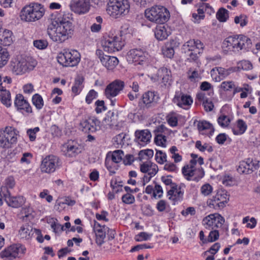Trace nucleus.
<instances>
[{"label": "nucleus", "instance_id": "nucleus-1", "mask_svg": "<svg viewBox=\"0 0 260 260\" xmlns=\"http://www.w3.org/2000/svg\"><path fill=\"white\" fill-rule=\"evenodd\" d=\"M72 15L68 13L58 17L57 20L51 19L47 28V33L54 42L61 43L71 38L74 29L70 19Z\"/></svg>", "mask_w": 260, "mask_h": 260}, {"label": "nucleus", "instance_id": "nucleus-2", "mask_svg": "<svg viewBox=\"0 0 260 260\" xmlns=\"http://www.w3.org/2000/svg\"><path fill=\"white\" fill-rule=\"evenodd\" d=\"M45 9L42 5L36 2L25 5L21 10V20L27 22H35L43 17Z\"/></svg>", "mask_w": 260, "mask_h": 260}, {"label": "nucleus", "instance_id": "nucleus-3", "mask_svg": "<svg viewBox=\"0 0 260 260\" xmlns=\"http://www.w3.org/2000/svg\"><path fill=\"white\" fill-rule=\"evenodd\" d=\"M145 16L150 21L158 24H164L170 17L169 11L165 7L154 6L145 10Z\"/></svg>", "mask_w": 260, "mask_h": 260}, {"label": "nucleus", "instance_id": "nucleus-4", "mask_svg": "<svg viewBox=\"0 0 260 260\" xmlns=\"http://www.w3.org/2000/svg\"><path fill=\"white\" fill-rule=\"evenodd\" d=\"M129 8L128 0H110L107 5V12L111 16L117 18L127 14Z\"/></svg>", "mask_w": 260, "mask_h": 260}, {"label": "nucleus", "instance_id": "nucleus-5", "mask_svg": "<svg viewBox=\"0 0 260 260\" xmlns=\"http://www.w3.org/2000/svg\"><path fill=\"white\" fill-rule=\"evenodd\" d=\"M80 53L76 50H64L57 56L58 62L63 67H74L80 61Z\"/></svg>", "mask_w": 260, "mask_h": 260}, {"label": "nucleus", "instance_id": "nucleus-6", "mask_svg": "<svg viewBox=\"0 0 260 260\" xmlns=\"http://www.w3.org/2000/svg\"><path fill=\"white\" fill-rule=\"evenodd\" d=\"M19 132L14 127L6 126L0 131V147L4 149L11 148L17 142Z\"/></svg>", "mask_w": 260, "mask_h": 260}, {"label": "nucleus", "instance_id": "nucleus-7", "mask_svg": "<svg viewBox=\"0 0 260 260\" xmlns=\"http://www.w3.org/2000/svg\"><path fill=\"white\" fill-rule=\"evenodd\" d=\"M36 64L37 62L35 60L29 61L24 58L14 59L10 62V68L13 73L18 75L32 70Z\"/></svg>", "mask_w": 260, "mask_h": 260}, {"label": "nucleus", "instance_id": "nucleus-8", "mask_svg": "<svg viewBox=\"0 0 260 260\" xmlns=\"http://www.w3.org/2000/svg\"><path fill=\"white\" fill-rule=\"evenodd\" d=\"M121 36H108L105 37L102 42L104 51L111 53L121 50L124 45Z\"/></svg>", "mask_w": 260, "mask_h": 260}, {"label": "nucleus", "instance_id": "nucleus-9", "mask_svg": "<svg viewBox=\"0 0 260 260\" xmlns=\"http://www.w3.org/2000/svg\"><path fill=\"white\" fill-rule=\"evenodd\" d=\"M0 196L5 201L9 206L13 208H19L25 202V199L23 196H12L10 191L6 187H1Z\"/></svg>", "mask_w": 260, "mask_h": 260}, {"label": "nucleus", "instance_id": "nucleus-10", "mask_svg": "<svg viewBox=\"0 0 260 260\" xmlns=\"http://www.w3.org/2000/svg\"><path fill=\"white\" fill-rule=\"evenodd\" d=\"M124 156L123 151L117 150L113 152H109L105 159V166L110 172L111 175L114 174L116 170L118 169L117 166H113L112 162L118 164L120 162Z\"/></svg>", "mask_w": 260, "mask_h": 260}, {"label": "nucleus", "instance_id": "nucleus-11", "mask_svg": "<svg viewBox=\"0 0 260 260\" xmlns=\"http://www.w3.org/2000/svg\"><path fill=\"white\" fill-rule=\"evenodd\" d=\"M26 251L24 246L20 244L12 245L5 249L1 253L2 258L6 260H12L17 257H20Z\"/></svg>", "mask_w": 260, "mask_h": 260}, {"label": "nucleus", "instance_id": "nucleus-12", "mask_svg": "<svg viewBox=\"0 0 260 260\" xmlns=\"http://www.w3.org/2000/svg\"><path fill=\"white\" fill-rule=\"evenodd\" d=\"M59 158L55 155H49L45 157L41 165L42 172L51 174L54 172L60 166Z\"/></svg>", "mask_w": 260, "mask_h": 260}, {"label": "nucleus", "instance_id": "nucleus-13", "mask_svg": "<svg viewBox=\"0 0 260 260\" xmlns=\"http://www.w3.org/2000/svg\"><path fill=\"white\" fill-rule=\"evenodd\" d=\"M159 99V96L156 92L148 91L143 94L138 105L141 109H149L155 106Z\"/></svg>", "mask_w": 260, "mask_h": 260}, {"label": "nucleus", "instance_id": "nucleus-14", "mask_svg": "<svg viewBox=\"0 0 260 260\" xmlns=\"http://www.w3.org/2000/svg\"><path fill=\"white\" fill-rule=\"evenodd\" d=\"M148 53L142 49H133L127 54V60L129 63L136 64H143L147 60Z\"/></svg>", "mask_w": 260, "mask_h": 260}, {"label": "nucleus", "instance_id": "nucleus-15", "mask_svg": "<svg viewBox=\"0 0 260 260\" xmlns=\"http://www.w3.org/2000/svg\"><path fill=\"white\" fill-rule=\"evenodd\" d=\"M182 172L183 175L187 180H194L198 181L204 176V171L203 168L199 166V167H189V165H186L183 167Z\"/></svg>", "mask_w": 260, "mask_h": 260}, {"label": "nucleus", "instance_id": "nucleus-16", "mask_svg": "<svg viewBox=\"0 0 260 260\" xmlns=\"http://www.w3.org/2000/svg\"><path fill=\"white\" fill-rule=\"evenodd\" d=\"M229 200L227 192L222 189L218 190L216 194L208 201L209 206L214 209L223 208Z\"/></svg>", "mask_w": 260, "mask_h": 260}, {"label": "nucleus", "instance_id": "nucleus-17", "mask_svg": "<svg viewBox=\"0 0 260 260\" xmlns=\"http://www.w3.org/2000/svg\"><path fill=\"white\" fill-rule=\"evenodd\" d=\"M125 86L124 82L116 79L109 84L105 89V95L107 99L114 98L123 90Z\"/></svg>", "mask_w": 260, "mask_h": 260}, {"label": "nucleus", "instance_id": "nucleus-18", "mask_svg": "<svg viewBox=\"0 0 260 260\" xmlns=\"http://www.w3.org/2000/svg\"><path fill=\"white\" fill-rule=\"evenodd\" d=\"M80 127L85 133H94L100 129L101 122L96 117L91 116L81 121Z\"/></svg>", "mask_w": 260, "mask_h": 260}, {"label": "nucleus", "instance_id": "nucleus-19", "mask_svg": "<svg viewBox=\"0 0 260 260\" xmlns=\"http://www.w3.org/2000/svg\"><path fill=\"white\" fill-rule=\"evenodd\" d=\"M95 54L100 60L102 64L109 70H113L119 63V60L117 57L105 55L103 50L101 49H97Z\"/></svg>", "mask_w": 260, "mask_h": 260}, {"label": "nucleus", "instance_id": "nucleus-20", "mask_svg": "<svg viewBox=\"0 0 260 260\" xmlns=\"http://www.w3.org/2000/svg\"><path fill=\"white\" fill-rule=\"evenodd\" d=\"M173 102L179 107L185 109L186 106H189L192 104L193 100L189 95L179 90L176 91Z\"/></svg>", "mask_w": 260, "mask_h": 260}, {"label": "nucleus", "instance_id": "nucleus-21", "mask_svg": "<svg viewBox=\"0 0 260 260\" xmlns=\"http://www.w3.org/2000/svg\"><path fill=\"white\" fill-rule=\"evenodd\" d=\"M71 10L78 14L88 12L90 9V4L86 0H73L70 4Z\"/></svg>", "mask_w": 260, "mask_h": 260}, {"label": "nucleus", "instance_id": "nucleus-22", "mask_svg": "<svg viewBox=\"0 0 260 260\" xmlns=\"http://www.w3.org/2000/svg\"><path fill=\"white\" fill-rule=\"evenodd\" d=\"M204 47V44L198 39L189 40L183 45V49L185 52L187 51L203 52Z\"/></svg>", "mask_w": 260, "mask_h": 260}, {"label": "nucleus", "instance_id": "nucleus-23", "mask_svg": "<svg viewBox=\"0 0 260 260\" xmlns=\"http://www.w3.org/2000/svg\"><path fill=\"white\" fill-rule=\"evenodd\" d=\"M135 141L140 145L145 146L150 142L151 134L148 129L137 130L135 133Z\"/></svg>", "mask_w": 260, "mask_h": 260}, {"label": "nucleus", "instance_id": "nucleus-24", "mask_svg": "<svg viewBox=\"0 0 260 260\" xmlns=\"http://www.w3.org/2000/svg\"><path fill=\"white\" fill-rule=\"evenodd\" d=\"M108 229L105 225L101 226L99 222L94 221L93 230L96 236V243L98 245L101 246L104 243L106 232Z\"/></svg>", "mask_w": 260, "mask_h": 260}, {"label": "nucleus", "instance_id": "nucleus-25", "mask_svg": "<svg viewBox=\"0 0 260 260\" xmlns=\"http://www.w3.org/2000/svg\"><path fill=\"white\" fill-rule=\"evenodd\" d=\"M184 191L181 189V187H178L177 184H174L171 188L167 192V196L170 200H172L175 204L181 202L183 199Z\"/></svg>", "mask_w": 260, "mask_h": 260}, {"label": "nucleus", "instance_id": "nucleus-26", "mask_svg": "<svg viewBox=\"0 0 260 260\" xmlns=\"http://www.w3.org/2000/svg\"><path fill=\"white\" fill-rule=\"evenodd\" d=\"M14 105L18 110H23L27 113L32 112L30 104L21 94H16L14 101Z\"/></svg>", "mask_w": 260, "mask_h": 260}, {"label": "nucleus", "instance_id": "nucleus-27", "mask_svg": "<svg viewBox=\"0 0 260 260\" xmlns=\"http://www.w3.org/2000/svg\"><path fill=\"white\" fill-rule=\"evenodd\" d=\"M232 70L225 69L221 67H216L211 71V75L212 79L216 82H219L229 76Z\"/></svg>", "mask_w": 260, "mask_h": 260}, {"label": "nucleus", "instance_id": "nucleus-28", "mask_svg": "<svg viewBox=\"0 0 260 260\" xmlns=\"http://www.w3.org/2000/svg\"><path fill=\"white\" fill-rule=\"evenodd\" d=\"M251 45V41L249 38L242 35H238L234 52L250 48Z\"/></svg>", "mask_w": 260, "mask_h": 260}, {"label": "nucleus", "instance_id": "nucleus-29", "mask_svg": "<svg viewBox=\"0 0 260 260\" xmlns=\"http://www.w3.org/2000/svg\"><path fill=\"white\" fill-rule=\"evenodd\" d=\"M64 147L66 148V155L69 157H75L82 151V147L73 141L68 142Z\"/></svg>", "mask_w": 260, "mask_h": 260}, {"label": "nucleus", "instance_id": "nucleus-30", "mask_svg": "<svg viewBox=\"0 0 260 260\" xmlns=\"http://www.w3.org/2000/svg\"><path fill=\"white\" fill-rule=\"evenodd\" d=\"M198 129L200 133L203 135H212L214 132L213 125L206 120H200L197 124Z\"/></svg>", "mask_w": 260, "mask_h": 260}, {"label": "nucleus", "instance_id": "nucleus-31", "mask_svg": "<svg viewBox=\"0 0 260 260\" xmlns=\"http://www.w3.org/2000/svg\"><path fill=\"white\" fill-rule=\"evenodd\" d=\"M140 171L143 173H147L149 175H156L158 169L155 164L148 161L141 164Z\"/></svg>", "mask_w": 260, "mask_h": 260}, {"label": "nucleus", "instance_id": "nucleus-32", "mask_svg": "<svg viewBox=\"0 0 260 260\" xmlns=\"http://www.w3.org/2000/svg\"><path fill=\"white\" fill-rule=\"evenodd\" d=\"M34 234V229L30 225L25 224L22 225L19 231V235L21 239H30Z\"/></svg>", "mask_w": 260, "mask_h": 260}, {"label": "nucleus", "instance_id": "nucleus-33", "mask_svg": "<svg viewBox=\"0 0 260 260\" xmlns=\"http://www.w3.org/2000/svg\"><path fill=\"white\" fill-rule=\"evenodd\" d=\"M158 80H161L164 84L169 83L171 80V71L166 67L159 69L156 74Z\"/></svg>", "mask_w": 260, "mask_h": 260}, {"label": "nucleus", "instance_id": "nucleus-34", "mask_svg": "<svg viewBox=\"0 0 260 260\" xmlns=\"http://www.w3.org/2000/svg\"><path fill=\"white\" fill-rule=\"evenodd\" d=\"M197 99L200 101L203 102V105L204 109L207 112L211 111L213 108L214 105L211 100L207 98L205 94L203 92H199L197 94Z\"/></svg>", "mask_w": 260, "mask_h": 260}, {"label": "nucleus", "instance_id": "nucleus-35", "mask_svg": "<svg viewBox=\"0 0 260 260\" xmlns=\"http://www.w3.org/2000/svg\"><path fill=\"white\" fill-rule=\"evenodd\" d=\"M253 164L248 159L247 161H243L240 162L237 168V171L240 174H250L253 170Z\"/></svg>", "mask_w": 260, "mask_h": 260}, {"label": "nucleus", "instance_id": "nucleus-36", "mask_svg": "<svg viewBox=\"0 0 260 260\" xmlns=\"http://www.w3.org/2000/svg\"><path fill=\"white\" fill-rule=\"evenodd\" d=\"M12 35L11 30L5 29L2 34H1V44H2L4 46L10 45L13 42Z\"/></svg>", "mask_w": 260, "mask_h": 260}, {"label": "nucleus", "instance_id": "nucleus-37", "mask_svg": "<svg viewBox=\"0 0 260 260\" xmlns=\"http://www.w3.org/2000/svg\"><path fill=\"white\" fill-rule=\"evenodd\" d=\"M104 121L110 127L116 125L118 121V114L113 111H109L104 119Z\"/></svg>", "mask_w": 260, "mask_h": 260}, {"label": "nucleus", "instance_id": "nucleus-38", "mask_svg": "<svg viewBox=\"0 0 260 260\" xmlns=\"http://www.w3.org/2000/svg\"><path fill=\"white\" fill-rule=\"evenodd\" d=\"M237 39V36H230L226 38L222 43V48L234 51L236 46Z\"/></svg>", "mask_w": 260, "mask_h": 260}, {"label": "nucleus", "instance_id": "nucleus-39", "mask_svg": "<svg viewBox=\"0 0 260 260\" xmlns=\"http://www.w3.org/2000/svg\"><path fill=\"white\" fill-rule=\"evenodd\" d=\"M247 129L246 123L242 119H239L237 122V126L232 129L233 134L240 135L244 134Z\"/></svg>", "mask_w": 260, "mask_h": 260}, {"label": "nucleus", "instance_id": "nucleus-40", "mask_svg": "<svg viewBox=\"0 0 260 260\" xmlns=\"http://www.w3.org/2000/svg\"><path fill=\"white\" fill-rule=\"evenodd\" d=\"M169 36L167 29L164 26L156 27L155 31V38L158 40H163L167 38Z\"/></svg>", "mask_w": 260, "mask_h": 260}, {"label": "nucleus", "instance_id": "nucleus-41", "mask_svg": "<svg viewBox=\"0 0 260 260\" xmlns=\"http://www.w3.org/2000/svg\"><path fill=\"white\" fill-rule=\"evenodd\" d=\"M84 79L82 77L78 76L75 80L74 85L72 86V90L74 93L79 94L83 87Z\"/></svg>", "mask_w": 260, "mask_h": 260}, {"label": "nucleus", "instance_id": "nucleus-42", "mask_svg": "<svg viewBox=\"0 0 260 260\" xmlns=\"http://www.w3.org/2000/svg\"><path fill=\"white\" fill-rule=\"evenodd\" d=\"M0 100L7 107L11 106V93L9 90H4L0 93Z\"/></svg>", "mask_w": 260, "mask_h": 260}, {"label": "nucleus", "instance_id": "nucleus-43", "mask_svg": "<svg viewBox=\"0 0 260 260\" xmlns=\"http://www.w3.org/2000/svg\"><path fill=\"white\" fill-rule=\"evenodd\" d=\"M214 219V214H210L203 219V224L206 229L213 230L215 228Z\"/></svg>", "mask_w": 260, "mask_h": 260}, {"label": "nucleus", "instance_id": "nucleus-44", "mask_svg": "<svg viewBox=\"0 0 260 260\" xmlns=\"http://www.w3.org/2000/svg\"><path fill=\"white\" fill-rule=\"evenodd\" d=\"M32 104L35 106L37 110H41L44 106V101L41 96L38 93L35 94L32 97Z\"/></svg>", "mask_w": 260, "mask_h": 260}, {"label": "nucleus", "instance_id": "nucleus-45", "mask_svg": "<svg viewBox=\"0 0 260 260\" xmlns=\"http://www.w3.org/2000/svg\"><path fill=\"white\" fill-rule=\"evenodd\" d=\"M180 116L175 113H170L167 116V120L170 126L176 127L178 125V118Z\"/></svg>", "mask_w": 260, "mask_h": 260}, {"label": "nucleus", "instance_id": "nucleus-46", "mask_svg": "<svg viewBox=\"0 0 260 260\" xmlns=\"http://www.w3.org/2000/svg\"><path fill=\"white\" fill-rule=\"evenodd\" d=\"M229 12L223 8H220L216 13V18L220 21L224 22L226 21L229 18Z\"/></svg>", "mask_w": 260, "mask_h": 260}, {"label": "nucleus", "instance_id": "nucleus-47", "mask_svg": "<svg viewBox=\"0 0 260 260\" xmlns=\"http://www.w3.org/2000/svg\"><path fill=\"white\" fill-rule=\"evenodd\" d=\"M9 54L6 49H0V68L5 66L9 60Z\"/></svg>", "mask_w": 260, "mask_h": 260}, {"label": "nucleus", "instance_id": "nucleus-48", "mask_svg": "<svg viewBox=\"0 0 260 260\" xmlns=\"http://www.w3.org/2000/svg\"><path fill=\"white\" fill-rule=\"evenodd\" d=\"M96 23H93L90 26V30L92 32H99L102 29L101 24L103 22L102 18L99 16L95 18Z\"/></svg>", "mask_w": 260, "mask_h": 260}, {"label": "nucleus", "instance_id": "nucleus-49", "mask_svg": "<svg viewBox=\"0 0 260 260\" xmlns=\"http://www.w3.org/2000/svg\"><path fill=\"white\" fill-rule=\"evenodd\" d=\"M217 122L220 126L225 127L229 125L231 119L229 116L222 114L218 117Z\"/></svg>", "mask_w": 260, "mask_h": 260}, {"label": "nucleus", "instance_id": "nucleus-50", "mask_svg": "<svg viewBox=\"0 0 260 260\" xmlns=\"http://www.w3.org/2000/svg\"><path fill=\"white\" fill-rule=\"evenodd\" d=\"M155 159L158 164H163L167 161V155L161 150H156Z\"/></svg>", "mask_w": 260, "mask_h": 260}, {"label": "nucleus", "instance_id": "nucleus-51", "mask_svg": "<svg viewBox=\"0 0 260 260\" xmlns=\"http://www.w3.org/2000/svg\"><path fill=\"white\" fill-rule=\"evenodd\" d=\"M234 22L236 24L240 23L241 27L246 26L248 23V18L246 15H241L235 17Z\"/></svg>", "mask_w": 260, "mask_h": 260}, {"label": "nucleus", "instance_id": "nucleus-52", "mask_svg": "<svg viewBox=\"0 0 260 260\" xmlns=\"http://www.w3.org/2000/svg\"><path fill=\"white\" fill-rule=\"evenodd\" d=\"M238 68L243 70H250L252 69V64L248 60H242L238 62Z\"/></svg>", "mask_w": 260, "mask_h": 260}, {"label": "nucleus", "instance_id": "nucleus-53", "mask_svg": "<svg viewBox=\"0 0 260 260\" xmlns=\"http://www.w3.org/2000/svg\"><path fill=\"white\" fill-rule=\"evenodd\" d=\"M256 220L254 217H251L250 219L248 216H246L243 219V223H246V227L248 228H254L256 226Z\"/></svg>", "mask_w": 260, "mask_h": 260}, {"label": "nucleus", "instance_id": "nucleus-54", "mask_svg": "<svg viewBox=\"0 0 260 260\" xmlns=\"http://www.w3.org/2000/svg\"><path fill=\"white\" fill-rule=\"evenodd\" d=\"M188 77L191 82H197L200 79V76L198 71H191V69L188 72Z\"/></svg>", "mask_w": 260, "mask_h": 260}, {"label": "nucleus", "instance_id": "nucleus-55", "mask_svg": "<svg viewBox=\"0 0 260 260\" xmlns=\"http://www.w3.org/2000/svg\"><path fill=\"white\" fill-rule=\"evenodd\" d=\"M162 53L165 56L172 58L174 55V50L173 47L169 45V46H166L162 49Z\"/></svg>", "mask_w": 260, "mask_h": 260}, {"label": "nucleus", "instance_id": "nucleus-56", "mask_svg": "<svg viewBox=\"0 0 260 260\" xmlns=\"http://www.w3.org/2000/svg\"><path fill=\"white\" fill-rule=\"evenodd\" d=\"M40 131L39 127L29 128L27 130L26 134L28 136L30 141H34L36 139V134Z\"/></svg>", "mask_w": 260, "mask_h": 260}, {"label": "nucleus", "instance_id": "nucleus-57", "mask_svg": "<svg viewBox=\"0 0 260 260\" xmlns=\"http://www.w3.org/2000/svg\"><path fill=\"white\" fill-rule=\"evenodd\" d=\"M122 202L126 204H132L135 201V197L129 193H126L121 198Z\"/></svg>", "mask_w": 260, "mask_h": 260}, {"label": "nucleus", "instance_id": "nucleus-58", "mask_svg": "<svg viewBox=\"0 0 260 260\" xmlns=\"http://www.w3.org/2000/svg\"><path fill=\"white\" fill-rule=\"evenodd\" d=\"M213 188L212 186L208 183L204 184L201 188V192L204 196L210 194Z\"/></svg>", "mask_w": 260, "mask_h": 260}, {"label": "nucleus", "instance_id": "nucleus-59", "mask_svg": "<svg viewBox=\"0 0 260 260\" xmlns=\"http://www.w3.org/2000/svg\"><path fill=\"white\" fill-rule=\"evenodd\" d=\"M155 143L157 145L164 147H166V137L162 135H157L154 140Z\"/></svg>", "mask_w": 260, "mask_h": 260}, {"label": "nucleus", "instance_id": "nucleus-60", "mask_svg": "<svg viewBox=\"0 0 260 260\" xmlns=\"http://www.w3.org/2000/svg\"><path fill=\"white\" fill-rule=\"evenodd\" d=\"M214 214V222H215V228L221 227L224 222V218L218 214Z\"/></svg>", "mask_w": 260, "mask_h": 260}, {"label": "nucleus", "instance_id": "nucleus-61", "mask_svg": "<svg viewBox=\"0 0 260 260\" xmlns=\"http://www.w3.org/2000/svg\"><path fill=\"white\" fill-rule=\"evenodd\" d=\"M221 88L224 91H230L235 87L233 81H223L220 85Z\"/></svg>", "mask_w": 260, "mask_h": 260}, {"label": "nucleus", "instance_id": "nucleus-62", "mask_svg": "<svg viewBox=\"0 0 260 260\" xmlns=\"http://www.w3.org/2000/svg\"><path fill=\"white\" fill-rule=\"evenodd\" d=\"M32 158V154L29 152H25L23 153L22 156L20 159V162L21 164H30Z\"/></svg>", "mask_w": 260, "mask_h": 260}, {"label": "nucleus", "instance_id": "nucleus-63", "mask_svg": "<svg viewBox=\"0 0 260 260\" xmlns=\"http://www.w3.org/2000/svg\"><path fill=\"white\" fill-rule=\"evenodd\" d=\"M98 96V93L93 89L90 90L86 96V102L89 104L92 101L96 98Z\"/></svg>", "mask_w": 260, "mask_h": 260}, {"label": "nucleus", "instance_id": "nucleus-64", "mask_svg": "<svg viewBox=\"0 0 260 260\" xmlns=\"http://www.w3.org/2000/svg\"><path fill=\"white\" fill-rule=\"evenodd\" d=\"M34 45L39 49H44L47 47L48 43L46 41L39 40L34 41Z\"/></svg>", "mask_w": 260, "mask_h": 260}]
</instances>
